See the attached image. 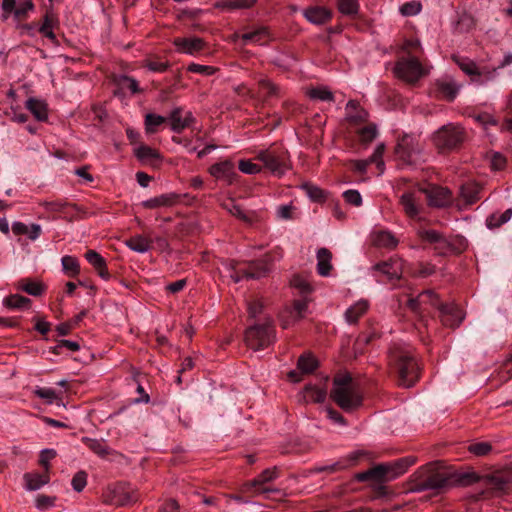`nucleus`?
Returning a JSON list of instances; mask_svg holds the SVG:
<instances>
[{
    "label": "nucleus",
    "mask_w": 512,
    "mask_h": 512,
    "mask_svg": "<svg viewBox=\"0 0 512 512\" xmlns=\"http://www.w3.org/2000/svg\"><path fill=\"white\" fill-rule=\"evenodd\" d=\"M167 120L170 121L171 130L180 133L190 126L194 118L191 112H183L181 108H175L170 112Z\"/></svg>",
    "instance_id": "24"
},
{
    "label": "nucleus",
    "mask_w": 512,
    "mask_h": 512,
    "mask_svg": "<svg viewBox=\"0 0 512 512\" xmlns=\"http://www.w3.org/2000/svg\"><path fill=\"white\" fill-rule=\"evenodd\" d=\"M34 4L31 0H25L21 2L14 10V15L17 19L21 20L25 18L28 11L33 10Z\"/></svg>",
    "instance_id": "64"
},
{
    "label": "nucleus",
    "mask_w": 512,
    "mask_h": 512,
    "mask_svg": "<svg viewBox=\"0 0 512 512\" xmlns=\"http://www.w3.org/2000/svg\"><path fill=\"white\" fill-rule=\"evenodd\" d=\"M337 6L342 14L348 16L356 15L359 10L357 0H337Z\"/></svg>",
    "instance_id": "56"
},
{
    "label": "nucleus",
    "mask_w": 512,
    "mask_h": 512,
    "mask_svg": "<svg viewBox=\"0 0 512 512\" xmlns=\"http://www.w3.org/2000/svg\"><path fill=\"white\" fill-rule=\"evenodd\" d=\"M150 247L151 241L145 236L138 235L130 238V250L145 253L150 249Z\"/></svg>",
    "instance_id": "54"
},
{
    "label": "nucleus",
    "mask_w": 512,
    "mask_h": 512,
    "mask_svg": "<svg viewBox=\"0 0 512 512\" xmlns=\"http://www.w3.org/2000/svg\"><path fill=\"white\" fill-rule=\"evenodd\" d=\"M423 191L430 206L442 208L452 203V194L447 188L431 186L428 189H423Z\"/></svg>",
    "instance_id": "16"
},
{
    "label": "nucleus",
    "mask_w": 512,
    "mask_h": 512,
    "mask_svg": "<svg viewBox=\"0 0 512 512\" xmlns=\"http://www.w3.org/2000/svg\"><path fill=\"white\" fill-rule=\"evenodd\" d=\"M304 17L312 24L322 25L327 23L332 13L325 7H309L303 12Z\"/></svg>",
    "instance_id": "26"
},
{
    "label": "nucleus",
    "mask_w": 512,
    "mask_h": 512,
    "mask_svg": "<svg viewBox=\"0 0 512 512\" xmlns=\"http://www.w3.org/2000/svg\"><path fill=\"white\" fill-rule=\"evenodd\" d=\"M499 68H488L486 66L479 67V72L476 74V77L472 79L473 82H477L478 84H484L488 81H493L496 78L497 70Z\"/></svg>",
    "instance_id": "55"
},
{
    "label": "nucleus",
    "mask_w": 512,
    "mask_h": 512,
    "mask_svg": "<svg viewBox=\"0 0 512 512\" xmlns=\"http://www.w3.org/2000/svg\"><path fill=\"white\" fill-rule=\"evenodd\" d=\"M454 476L453 480V486L454 485H461V486H468L473 483H476L480 480L479 475H477L475 472H467V473H452Z\"/></svg>",
    "instance_id": "53"
},
{
    "label": "nucleus",
    "mask_w": 512,
    "mask_h": 512,
    "mask_svg": "<svg viewBox=\"0 0 512 512\" xmlns=\"http://www.w3.org/2000/svg\"><path fill=\"white\" fill-rule=\"evenodd\" d=\"M483 481L487 493H489L491 496L500 494L505 490L507 486V481L497 475L486 476Z\"/></svg>",
    "instance_id": "35"
},
{
    "label": "nucleus",
    "mask_w": 512,
    "mask_h": 512,
    "mask_svg": "<svg viewBox=\"0 0 512 512\" xmlns=\"http://www.w3.org/2000/svg\"><path fill=\"white\" fill-rule=\"evenodd\" d=\"M25 107L33 114L38 121H45L48 118V109L44 101L36 98H29Z\"/></svg>",
    "instance_id": "34"
},
{
    "label": "nucleus",
    "mask_w": 512,
    "mask_h": 512,
    "mask_svg": "<svg viewBox=\"0 0 512 512\" xmlns=\"http://www.w3.org/2000/svg\"><path fill=\"white\" fill-rule=\"evenodd\" d=\"M19 288L32 296H40L45 290L42 283L29 279L21 280L19 282Z\"/></svg>",
    "instance_id": "48"
},
{
    "label": "nucleus",
    "mask_w": 512,
    "mask_h": 512,
    "mask_svg": "<svg viewBox=\"0 0 512 512\" xmlns=\"http://www.w3.org/2000/svg\"><path fill=\"white\" fill-rule=\"evenodd\" d=\"M25 488L29 491L40 489L50 481L49 473L30 472L23 475Z\"/></svg>",
    "instance_id": "29"
},
{
    "label": "nucleus",
    "mask_w": 512,
    "mask_h": 512,
    "mask_svg": "<svg viewBox=\"0 0 512 512\" xmlns=\"http://www.w3.org/2000/svg\"><path fill=\"white\" fill-rule=\"evenodd\" d=\"M317 367V359L311 353H304L299 357L296 369L288 373V378L292 382H299L304 374L312 373Z\"/></svg>",
    "instance_id": "15"
},
{
    "label": "nucleus",
    "mask_w": 512,
    "mask_h": 512,
    "mask_svg": "<svg viewBox=\"0 0 512 512\" xmlns=\"http://www.w3.org/2000/svg\"><path fill=\"white\" fill-rule=\"evenodd\" d=\"M233 38H240L243 42V45H247L249 43L264 45L272 39L269 28L263 25L256 26L250 31L243 33L242 35L235 34Z\"/></svg>",
    "instance_id": "18"
},
{
    "label": "nucleus",
    "mask_w": 512,
    "mask_h": 512,
    "mask_svg": "<svg viewBox=\"0 0 512 512\" xmlns=\"http://www.w3.org/2000/svg\"><path fill=\"white\" fill-rule=\"evenodd\" d=\"M389 364L398 385L409 388L420 377V364L414 349L406 343H394L389 350Z\"/></svg>",
    "instance_id": "1"
},
{
    "label": "nucleus",
    "mask_w": 512,
    "mask_h": 512,
    "mask_svg": "<svg viewBox=\"0 0 512 512\" xmlns=\"http://www.w3.org/2000/svg\"><path fill=\"white\" fill-rule=\"evenodd\" d=\"M225 208L231 215L241 219L242 221L249 224L253 222L254 215L246 213L239 205H237L233 201H230L228 204H226Z\"/></svg>",
    "instance_id": "50"
},
{
    "label": "nucleus",
    "mask_w": 512,
    "mask_h": 512,
    "mask_svg": "<svg viewBox=\"0 0 512 512\" xmlns=\"http://www.w3.org/2000/svg\"><path fill=\"white\" fill-rule=\"evenodd\" d=\"M422 5L419 1H410L400 7V12L404 16H415L421 12Z\"/></svg>",
    "instance_id": "59"
},
{
    "label": "nucleus",
    "mask_w": 512,
    "mask_h": 512,
    "mask_svg": "<svg viewBox=\"0 0 512 512\" xmlns=\"http://www.w3.org/2000/svg\"><path fill=\"white\" fill-rule=\"evenodd\" d=\"M42 205L48 212L62 213L65 215H69L72 212H76L79 210L75 204H71L61 200L44 202Z\"/></svg>",
    "instance_id": "39"
},
{
    "label": "nucleus",
    "mask_w": 512,
    "mask_h": 512,
    "mask_svg": "<svg viewBox=\"0 0 512 512\" xmlns=\"http://www.w3.org/2000/svg\"><path fill=\"white\" fill-rule=\"evenodd\" d=\"M426 198L423 189L406 191L400 196V205L407 217L413 220H422Z\"/></svg>",
    "instance_id": "8"
},
{
    "label": "nucleus",
    "mask_w": 512,
    "mask_h": 512,
    "mask_svg": "<svg viewBox=\"0 0 512 512\" xmlns=\"http://www.w3.org/2000/svg\"><path fill=\"white\" fill-rule=\"evenodd\" d=\"M167 121L166 117L154 113H147L144 118L145 133L150 135L157 133L160 127Z\"/></svg>",
    "instance_id": "40"
},
{
    "label": "nucleus",
    "mask_w": 512,
    "mask_h": 512,
    "mask_svg": "<svg viewBox=\"0 0 512 512\" xmlns=\"http://www.w3.org/2000/svg\"><path fill=\"white\" fill-rule=\"evenodd\" d=\"M173 44L179 53L195 55L204 49L205 43L198 37H178L173 40Z\"/></svg>",
    "instance_id": "22"
},
{
    "label": "nucleus",
    "mask_w": 512,
    "mask_h": 512,
    "mask_svg": "<svg viewBox=\"0 0 512 512\" xmlns=\"http://www.w3.org/2000/svg\"><path fill=\"white\" fill-rule=\"evenodd\" d=\"M259 89L265 97L276 96L278 94V87L267 78L259 80Z\"/></svg>",
    "instance_id": "57"
},
{
    "label": "nucleus",
    "mask_w": 512,
    "mask_h": 512,
    "mask_svg": "<svg viewBox=\"0 0 512 512\" xmlns=\"http://www.w3.org/2000/svg\"><path fill=\"white\" fill-rule=\"evenodd\" d=\"M481 186L475 182H467L461 186V197L467 204H473L481 198Z\"/></svg>",
    "instance_id": "33"
},
{
    "label": "nucleus",
    "mask_w": 512,
    "mask_h": 512,
    "mask_svg": "<svg viewBox=\"0 0 512 512\" xmlns=\"http://www.w3.org/2000/svg\"><path fill=\"white\" fill-rule=\"evenodd\" d=\"M407 305L414 313L419 315L429 312L430 308H437L439 310V307L442 306L437 295L432 290L423 291L417 297L409 298Z\"/></svg>",
    "instance_id": "11"
},
{
    "label": "nucleus",
    "mask_w": 512,
    "mask_h": 512,
    "mask_svg": "<svg viewBox=\"0 0 512 512\" xmlns=\"http://www.w3.org/2000/svg\"><path fill=\"white\" fill-rule=\"evenodd\" d=\"M395 153L404 164H416L421 159L422 146L415 136L404 135L399 139Z\"/></svg>",
    "instance_id": "9"
},
{
    "label": "nucleus",
    "mask_w": 512,
    "mask_h": 512,
    "mask_svg": "<svg viewBox=\"0 0 512 512\" xmlns=\"http://www.w3.org/2000/svg\"><path fill=\"white\" fill-rule=\"evenodd\" d=\"M452 59L459 66V68L472 79L476 77L479 72V66L470 58L453 55Z\"/></svg>",
    "instance_id": "42"
},
{
    "label": "nucleus",
    "mask_w": 512,
    "mask_h": 512,
    "mask_svg": "<svg viewBox=\"0 0 512 512\" xmlns=\"http://www.w3.org/2000/svg\"><path fill=\"white\" fill-rule=\"evenodd\" d=\"M127 81H128V77L125 75H122L119 78L115 77L113 80V83H112V85H113L112 92H113L114 98L119 99L121 103H123L125 100L126 88L128 87Z\"/></svg>",
    "instance_id": "49"
},
{
    "label": "nucleus",
    "mask_w": 512,
    "mask_h": 512,
    "mask_svg": "<svg viewBox=\"0 0 512 512\" xmlns=\"http://www.w3.org/2000/svg\"><path fill=\"white\" fill-rule=\"evenodd\" d=\"M372 269L385 276L388 280L399 279L403 273V262L400 259L391 258L377 263Z\"/></svg>",
    "instance_id": "20"
},
{
    "label": "nucleus",
    "mask_w": 512,
    "mask_h": 512,
    "mask_svg": "<svg viewBox=\"0 0 512 512\" xmlns=\"http://www.w3.org/2000/svg\"><path fill=\"white\" fill-rule=\"evenodd\" d=\"M257 159L274 175L282 176L289 170L288 156L285 151L262 150L257 154Z\"/></svg>",
    "instance_id": "10"
},
{
    "label": "nucleus",
    "mask_w": 512,
    "mask_h": 512,
    "mask_svg": "<svg viewBox=\"0 0 512 512\" xmlns=\"http://www.w3.org/2000/svg\"><path fill=\"white\" fill-rule=\"evenodd\" d=\"M454 476L452 473H436L429 476L421 484V489L445 490L453 486Z\"/></svg>",
    "instance_id": "23"
},
{
    "label": "nucleus",
    "mask_w": 512,
    "mask_h": 512,
    "mask_svg": "<svg viewBox=\"0 0 512 512\" xmlns=\"http://www.w3.org/2000/svg\"><path fill=\"white\" fill-rule=\"evenodd\" d=\"M134 388L135 397L130 399L131 404H148L150 402L151 386L148 378L140 373L133 374L130 377V389Z\"/></svg>",
    "instance_id": "12"
},
{
    "label": "nucleus",
    "mask_w": 512,
    "mask_h": 512,
    "mask_svg": "<svg viewBox=\"0 0 512 512\" xmlns=\"http://www.w3.org/2000/svg\"><path fill=\"white\" fill-rule=\"evenodd\" d=\"M369 304L366 300H359L350 306L345 312V320L349 324H354L368 310Z\"/></svg>",
    "instance_id": "36"
},
{
    "label": "nucleus",
    "mask_w": 512,
    "mask_h": 512,
    "mask_svg": "<svg viewBox=\"0 0 512 512\" xmlns=\"http://www.w3.org/2000/svg\"><path fill=\"white\" fill-rule=\"evenodd\" d=\"M512 217V208H508L502 213L496 212L491 214L486 219V225L489 229L499 228L501 225L507 223Z\"/></svg>",
    "instance_id": "44"
},
{
    "label": "nucleus",
    "mask_w": 512,
    "mask_h": 512,
    "mask_svg": "<svg viewBox=\"0 0 512 512\" xmlns=\"http://www.w3.org/2000/svg\"><path fill=\"white\" fill-rule=\"evenodd\" d=\"M31 300L19 294H13L3 299V305L9 309H27Z\"/></svg>",
    "instance_id": "45"
},
{
    "label": "nucleus",
    "mask_w": 512,
    "mask_h": 512,
    "mask_svg": "<svg viewBox=\"0 0 512 512\" xmlns=\"http://www.w3.org/2000/svg\"><path fill=\"white\" fill-rule=\"evenodd\" d=\"M432 140L440 152L452 151L465 140V130L458 124L449 123L435 131Z\"/></svg>",
    "instance_id": "3"
},
{
    "label": "nucleus",
    "mask_w": 512,
    "mask_h": 512,
    "mask_svg": "<svg viewBox=\"0 0 512 512\" xmlns=\"http://www.w3.org/2000/svg\"><path fill=\"white\" fill-rule=\"evenodd\" d=\"M85 259L91 266H93L97 274L102 279H109V272L107 270L106 261L98 252L95 250H88L85 253Z\"/></svg>",
    "instance_id": "27"
},
{
    "label": "nucleus",
    "mask_w": 512,
    "mask_h": 512,
    "mask_svg": "<svg viewBox=\"0 0 512 512\" xmlns=\"http://www.w3.org/2000/svg\"><path fill=\"white\" fill-rule=\"evenodd\" d=\"M61 262L64 272L67 273L70 277H75L79 274L80 265L75 257L66 255L62 258Z\"/></svg>",
    "instance_id": "51"
},
{
    "label": "nucleus",
    "mask_w": 512,
    "mask_h": 512,
    "mask_svg": "<svg viewBox=\"0 0 512 512\" xmlns=\"http://www.w3.org/2000/svg\"><path fill=\"white\" fill-rule=\"evenodd\" d=\"M256 2L257 0H224L218 2L216 7L223 10L249 9Z\"/></svg>",
    "instance_id": "46"
},
{
    "label": "nucleus",
    "mask_w": 512,
    "mask_h": 512,
    "mask_svg": "<svg viewBox=\"0 0 512 512\" xmlns=\"http://www.w3.org/2000/svg\"><path fill=\"white\" fill-rule=\"evenodd\" d=\"M468 450L476 456H485L492 450V446L488 442H477L469 445Z\"/></svg>",
    "instance_id": "58"
},
{
    "label": "nucleus",
    "mask_w": 512,
    "mask_h": 512,
    "mask_svg": "<svg viewBox=\"0 0 512 512\" xmlns=\"http://www.w3.org/2000/svg\"><path fill=\"white\" fill-rule=\"evenodd\" d=\"M34 394L37 397L44 399L49 404L56 402L58 405H60L58 401H62V398L56 393L55 390L51 388L37 387L34 391Z\"/></svg>",
    "instance_id": "52"
},
{
    "label": "nucleus",
    "mask_w": 512,
    "mask_h": 512,
    "mask_svg": "<svg viewBox=\"0 0 512 512\" xmlns=\"http://www.w3.org/2000/svg\"><path fill=\"white\" fill-rule=\"evenodd\" d=\"M209 172L214 178L226 184H232L237 176L235 165L230 160L215 163L210 167Z\"/></svg>",
    "instance_id": "19"
},
{
    "label": "nucleus",
    "mask_w": 512,
    "mask_h": 512,
    "mask_svg": "<svg viewBox=\"0 0 512 512\" xmlns=\"http://www.w3.org/2000/svg\"><path fill=\"white\" fill-rule=\"evenodd\" d=\"M326 381H320L318 384H307L303 389V398L306 402L322 403L327 396Z\"/></svg>",
    "instance_id": "25"
},
{
    "label": "nucleus",
    "mask_w": 512,
    "mask_h": 512,
    "mask_svg": "<svg viewBox=\"0 0 512 512\" xmlns=\"http://www.w3.org/2000/svg\"><path fill=\"white\" fill-rule=\"evenodd\" d=\"M345 201L353 206L359 207L362 204V196L358 190L350 189L343 193Z\"/></svg>",
    "instance_id": "62"
},
{
    "label": "nucleus",
    "mask_w": 512,
    "mask_h": 512,
    "mask_svg": "<svg viewBox=\"0 0 512 512\" xmlns=\"http://www.w3.org/2000/svg\"><path fill=\"white\" fill-rule=\"evenodd\" d=\"M428 72L429 70L413 56L399 59L394 67L395 75L408 83L417 82L421 77L428 74Z\"/></svg>",
    "instance_id": "7"
},
{
    "label": "nucleus",
    "mask_w": 512,
    "mask_h": 512,
    "mask_svg": "<svg viewBox=\"0 0 512 512\" xmlns=\"http://www.w3.org/2000/svg\"><path fill=\"white\" fill-rule=\"evenodd\" d=\"M87 473L83 470L78 471L72 478L71 484L76 492H81L87 484Z\"/></svg>",
    "instance_id": "60"
},
{
    "label": "nucleus",
    "mask_w": 512,
    "mask_h": 512,
    "mask_svg": "<svg viewBox=\"0 0 512 512\" xmlns=\"http://www.w3.org/2000/svg\"><path fill=\"white\" fill-rule=\"evenodd\" d=\"M139 133H134L130 129V144L133 145V154L137 161L142 166H147L153 169H157L163 162L162 154L152 146H149L143 142L134 141L135 138H139Z\"/></svg>",
    "instance_id": "6"
},
{
    "label": "nucleus",
    "mask_w": 512,
    "mask_h": 512,
    "mask_svg": "<svg viewBox=\"0 0 512 512\" xmlns=\"http://www.w3.org/2000/svg\"><path fill=\"white\" fill-rule=\"evenodd\" d=\"M437 85L439 91L448 101H453L461 88V85L452 79L441 80Z\"/></svg>",
    "instance_id": "43"
},
{
    "label": "nucleus",
    "mask_w": 512,
    "mask_h": 512,
    "mask_svg": "<svg viewBox=\"0 0 512 512\" xmlns=\"http://www.w3.org/2000/svg\"><path fill=\"white\" fill-rule=\"evenodd\" d=\"M275 341V331L271 322L254 325L246 330L245 342L254 351L265 349Z\"/></svg>",
    "instance_id": "5"
},
{
    "label": "nucleus",
    "mask_w": 512,
    "mask_h": 512,
    "mask_svg": "<svg viewBox=\"0 0 512 512\" xmlns=\"http://www.w3.org/2000/svg\"><path fill=\"white\" fill-rule=\"evenodd\" d=\"M413 464L412 460L408 458L401 459L392 465H379L368 471L360 473L357 478L360 481H367L370 479L381 481L383 479L390 480L403 474L407 468Z\"/></svg>",
    "instance_id": "4"
},
{
    "label": "nucleus",
    "mask_w": 512,
    "mask_h": 512,
    "mask_svg": "<svg viewBox=\"0 0 512 512\" xmlns=\"http://www.w3.org/2000/svg\"><path fill=\"white\" fill-rule=\"evenodd\" d=\"M317 257V272L323 277L330 275L333 268L331 260L332 253L327 248H320L316 254Z\"/></svg>",
    "instance_id": "30"
},
{
    "label": "nucleus",
    "mask_w": 512,
    "mask_h": 512,
    "mask_svg": "<svg viewBox=\"0 0 512 512\" xmlns=\"http://www.w3.org/2000/svg\"><path fill=\"white\" fill-rule=\"evenodd\" d=\"M346 119L352 123H360L366 120L367 112L356 101H349L345 107Z\"/></svg>",
    "instance_id": "38"
},
{
    "label": "nucleus",
    "mask_w": 512,
    "mask_h": 512,
    "mask_svg": "<svg viewBox=\"0 0 512 512\" xmlns=\"http://www.w3.org/2000/svg\"><path fill=\"white\" fill-rule=\"evenodd\" d=\"M277 470L275 468L266 469L257 478L244 485L245 491H254L255 494H267L270 492H279L278 489H271L264 485L277 478Z\"/></svg>",
    "instance_id": "14"
},
{
    "label": "nucleus",
    "mask_w": 512,
    "mask_h": 512,
    "mask_svg": "<svg viewBox=\"0 0 512 512\" xmlns=\"http://www.w3.org/2000/svg\"><path fill=\"white\" fill-rule=\"evenodd\" d=\"M356 460H357V456L352 454L349 457L342 458L332 464L317 466V467H315L314 470L319 473L320 472L335 473V472H339V471H342V470H345V469L351 467L352 465H354Z\"/></svg>",
    "instance_id": "31"
},
{
    "label": "nucleus",
    "mask_w": 512,
    "mask_h": 512,
    "mask_svg": "<svg viewBox=\"0 0 512 512\" xmlns=\"http://www.w3.org/2000/svg\"><path fill=\"white\" fill-rule=\"evenodd\" d=\"M330 396L344 411H352L362 403L357 385L348 373L338 374L334 378Z\"/></svg>",
    "instance_id": "2"
},
{
    "label": "nucleus",
    "mask_w": 512,
    "mask_h": 512,
    "mask_svg": "<svg viewBox=\"0 0 512 512\" xmlns=\"http://www.w3.org/2000/svg\"><path fill=\"white\" fill-rule=\"evenodd\" d=\"M239 170L242 173L254 175L261 171V167L253 163L251 160H241L239 162Z\"/></svg>",
    "instance_id": "63"
},
{
    "label": "nucleus",
    "mask_w": 512,
    "mask_h": 512,
    "mask_svg": "<svg viewBox=\"0 0 512 512\" xmlns=\"http://www.w3.org/2000/svg\"><path fill=\"white\" fill-rule=\"evenodd\" d=\"M307 95L309 96V98H311L313 100L326 101V102L334 101V95H333L332 91H330L325 86L311 88L307 91Z\"/></svg>",
    "instance_id": "47"
},
{
    "label": "nucleus",
    "mask_w": 512,
    "mask_h": 512,
    "mask_svg": "<svg viewBox=\"0 0 512 512\" xmlns=\"http://www.w3.org/2000/svg\"><path fill=\"white\" fill-rule=\"evenodd\" d=\"M308 305L305 300H297L294 302L293 307L287 309L281 315V325L284 329L289 328L295 322L301 320L307 311Z\"/></svg>",
    "instance_id": "21"
},
{
    "label": "nucleus",
    "mask_w": 512,
    "mask_h": 512,
    "mask_svg": "<svg viewBox=\"0 0 512 512\" xmlns=\"http://www.w3.org/2000/svg\"><path fill=\"white\" fill-rule=\"evenodd\" d=\"M439 312L442 324L450 328L458 327L464 319L462 309L454 303L442 304L439 307Z\"/></svg>",
    "instance_id": "17"
},
{
    "label": "nucleus",
    "mask_w": 512,
    "mask_h": 512,
    "mask_svg": "<svg viewBox=\"0 0 512 512\" xmlns=\"http://www.w3.org/2000/svg\"><path fill=\"white\" fill-rule=\"evenodd\" d=\"M269 268L267 263L253 261L249 264L248 268H233V273H231L230 277L235 283L240 282L242 279H259L266 275Z\"/></svg>",
    "instance_id": "13"
},
{
    "label": "nucleus",
    "mask_w": 512,
    "mask_h": 512,
    "mask_svg": "<svg viewBox=\"0 0 512 512\" xmlns=\"http://www.w3.org/2000/svg\"><path fill=\"white\" fill-rule=\"evenodd\" d=\"M372 242L377 247L382 248H395L398 244L396 237L389 231H378L372 236Z\"/></svg>",
    "instance_id": "37"
},
{
    "label": "nucleus",
    "mask_w": 512,
    "mask_h": 512,
    "mask_svg": "<svg viewBox=\"0 0 512 512\" xmlns=\"http://www.w3.org/2000/svg\"><path fill=\"white\" fill-rule=\"evenodd\" d=\"M82 442L95 454L104 458L110 454L111 449L104 440L83 437Z\"/></svg>",
    "instance_id": "41"
},
{
    "label": "nucleus",
    "mask_w": 512,
    "mask_h": 512,
    "mask_svg": "<svg viewBox=\"0 0 512 512\" xmlns=\"http://www.w3.org/2000/svg\"><path fill=\"white\" fill-rule=\"evenodd\" d=\"M378 131L377 127L375 125H368L366 127H363L359 131V137L360 140L364 143H369L373 141L377 137Z\"/></svg>",
    "instance_id": "61"
},
{
    "label": "nucleus",
    "mask_w": 512,
    "mask_h": 512,
    "mask_svg": "<svg viewBox=\"0 0 512 512\" xmlns=\"http://www.w3.org/2000/svg\"><path fill=\"white\" fill-rule=\"evenodd\" d=\"M418 236L423 242L434 245L435 249H442L446 246V239L436 230L420 229Z\"/></svg>",
    "instance_id": "32"
},
{
    "label": "nucleus",
    "mask_w": 512,
    "mask_h": 512,
    "mask_svg": "<svg viewBox=\"0 0 512 512\" xmlns=\"http://www.w3.org/2000/svg\"><path fill=\"white\" fill-rule=\"evenodd\" d=\"M178 200V195L175 193H166L159 196L150 198L142 202V206L148 209H156L160 207L173 206Z\"/></svg>",
    "instance_id": "28"
}]
</instances>
